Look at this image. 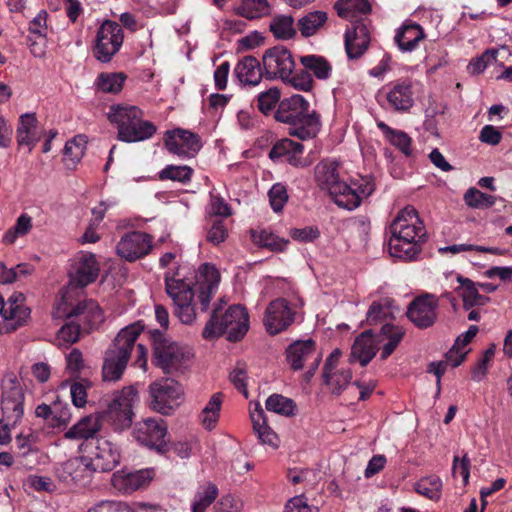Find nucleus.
I'll return each mask as SVG.
<instances>
[{
  "mask_svg": "<svg viewBox=\"0 0 512 512\" xmlns=\"http://www.w3.org/2000/svg\"><path fill=\"white\" fill-rule=\"evenodd\" d=\"M123 42L124 32L121 25L106 19L97 29L93 55L98 61L108 63L120 51Z\"/></svg>",
  "mask_w": 512,
  "mask_h": 512,
  "instance_id": "f8f14e48",
  "label": "nucleus"
},
{
  "mask_svg": "<svg viewBox=\"0 0 512 512\" xmlns=\"http://www.w3.org/2000/svg\"><path fill=\"white\" fill-rule=\"evenodd\" d=\"M438 302L431 294L416 297L408 306L406 315L418 328L431 327L437 318Z\"/></svg>",
  "mask_w": 512,
  "mask_h": 512,
  "instance_id": "6ab92c4d",
  "label": "nucleus"
},
{
  "mask_svg": "<svg viewBox=\"0 0 512 512\" xmlns=\"http://www.w3.org/2000/svg\"><path fill=\"white\" fill-rule=\"evenodd\" d=\"M266 409L286 417L295 415V402L281 394L270 395L265 403Z\"/></svg>",
  "mask_w": 512,
  "mask_h": 512,
  "instance_id": "a18cd8bd",
  "label": "nucleus"
},
{
  "mask_svg": "<svg viewBox=\"0 0 512 512\" xmlns=\"http://www.w3.org/2000/svg\"><path fill=\"white\" fill-rule=\"evenodd\" d=\"M234 75L243 85L256 86L264 75L261 62L254 56H245L238 61L234 68Z\"/></svg>",
  "mask_w": 512,
  "mask_h": 512,
  "instance_id": "c756f323",
  "label": "nucleus"
},
{
  "mask_svg": "<svg viewBox=\"0 0 512 512\" xmlns=\"http://www.w3.org/2000/svg\"><path fill=\"white\" fill-rule=\"evenodd\" d=\"M87 512H135L130 506L121 501H101L91 507Z\"/></svg>",
  "mask_w": 512,
  "mask_h": 512,
  "instance_id": "338daca9",
  "label": "nucleus"
},
{
  "mask_svg": "<svg viewBox=\"0 0 512 512\" xmlns=\"http://www.w3.org/2000/svg\"><path fill=\"white\" fill-rule=\"evenodd\" d=\"M144 331L141 321L121 329L113 341V344L106 350L102 375L105 381H117L121 378L131 353L135 348V365L145 368L147 364V348L142 344L135 345L136 340Z\"/></svg>",
  "mask_w": 512,
  "mask_h": 512,
  "instance_id": "f03ea898",
  "label": "nucleus"
},
{
  "mask_svg": "<svg viewBox=\"0 0 512 512\" xmlns=\"http://www.w3.org/2000/svg\"><path fill=\"white\" fill-rule=\"evenodd\" d=\"M464 201L471 208H490L495 204L496 198L476 188H469L464 194Z\"/></svg>",
  "mask_w": 512,
  "mask_h": 512,
  "instance_id": "864d4df0",
  "label": "nucleus"
},
{
  "mask_svg": "<svg viewBox=\"0 0 512 512\" xmlns=\"http://www.w3.org/2000/svg\"><path fill=\"white\" fill-rule=\"evenodd\" d=\"M220 281V274L216 267L209 263L200 265L197 276L198 283V299L200 309L206 312L209 308L210 301L216 293Z\"/></svg>",
  "mask_w": 512,
  "mask_h": 512,
  "instance_id": "4be33fe9",
  "label": "nucleus"
},
{
  "mask_svg": "<svg viewBox=\"0 0 512 512\" xmlns=\"http://www.w3.org/2000/svg\"><path fill=\"white\" fill-rule=\"evenodd\" d=\"M276 121L290 125L289 135L302 141L313 139L321 129L320 114L299 94L284 98L274 112Z\"/></svg>",
  "mask_w": 512,
  "mask_h": 512,
  "instance_id": "7ed1b4c3",
  "label": "nucleus"
},
{
  "mask_svg": "<svg viewBox=\"0 0 512 512\" xmlns=\"http://www.w3.org/2000/svg\"><path fill=\"white\" fill-rule=\"evenodd\" d=\"M269 202L274 212H281L288 201L286 187L281 183L274 184L268 192Z\"/></svg>",
  "mask_w": 512,
  "mask_h": 512,
  "instance_id": "680f3d73",
  "label": "nucleus"
},
{
  "mask_svg": "<svg viewBox=\"0 0 512 512\" xmlns=\"http://www.w3.org/2000/svg\"><path fill=\"white\" fill-rule=\"evenodd\" d=\"M32 229V218L26 214H21L14 224L3 236L5 244H13L18 237L26 236Z\"/></svg>",
  "mask_w": 512,
  "mask_h": 512,
  "instance_id": "603ef678",
  "label": "nucleus"
},
{
  "mask_svg": "<svg viewBox=\"0 0 512 512\" xmlns=\"http://www.w3.org/2000/svg\"><path fill=\"white\" fill-rule=\"evenodd\" d=\"M136 398L137 391L132 386L116 391L110 400H106L107 408L103 412V416L112 421L116 429L122 430L130 427Z\"/></svg>",
  "mask_w": 512,
  "mask_h": 512,
  "instance_id": "4468645a",
  "label": "nucleus"
},
{
  "mask_svg": "<svg viewBox=\"0 0 512 512\" xmlns=\"http://www.w3.org/2000/svg\"><path fill=\"white\" fill-rule=\"evenodd\" d=\"M300 63L303 67L309 70L311 75L317 79H328L332 72V66L323 56L319 55H305L300 57Z\"/></svg>",
  "mask_w": 512,
  "mask_h": 512,
  "instance_id": "a19ab883",
  "label": "nucleus"
},
{
  "mask_svg": "<svg viewBox=\"0 0 512 512\" xmlns=\"http://www.w3.org/2000/svg\"><path fill=\"white\" fill-rule=\"evenodd\" d=\"M222 406V393H215L202 410V423L206 429L211 430L216 426Z\"/></svg>",
  "mask_w": 512,
  "mask_h": 512,
  "instance_id": "de8ad7c7",
  "label": "nucleus"
},
{
  "mask_svg": "<svg viewBox=\"0 0 512 512\" xmlns=\"http://www.w3.org/2000/svg\"><path fill=\"white\" fill-rule=\"evenodd\" d=\"M495 60H496V51L487 50L480 57L472 60L469 63L468 68L471 70V73L480 74L487 68V66L490 64V62L495 61Z\"/></svg>",
  "mask_w": 512,
  "mask_h": 512,
  "instance_id": "774afa93",
  "label": "nucleus"
},
{
  "mask_svg": "<svg viewBox=\"0 0 512 512\" xmlns=\"http://www.w3.org/2000/svg\"><path fill=\"white\" fill-rule=\"evenodd\" d=\"M253 242L259 247L266 248L272 252H283L289 240L280 238L268 230H261L260 232H252Z\"/></svg>",
  "mask_w": 512,
  "mask_h": 512,
  "instance_id": "37998d69",
  "label": "nucleus"
},
{
  "mask_svg": "<svg viewBox=\"0 0 512 512\" xmlns=\"http://www.w3.org/2000/svg\"><path fill=\"white\" fill-rule=\"evenodd\" d=\"M67 318L80 322L85 333L97 328L104 320L102 309L98 302L93 299L80 301L67 314Z\"/></svg>",
  "mask_w": 512,
  "mask_h": 512,
  "instance_id": "412c9836",
  "label": "nucleus"
},
{
  "mask_svg": "<svg viewBox=\"0 0 512 512\" xmlns=\"http://www.w3.org/2000/svg\"><path fill=\"white\" fill-rule=\"evenodd\" d=\"M179 271L175 274H165V289L168 296L175 305V314L184 324H191L195 317V306L193 299L195 295L191 282H186L183 278H178Z\"/></svg>",
  "mask_w": 512,
  "mask_h": 512,
  "instance_id": "1a4fd4ad",
  "label": "nucleus"
},
{
  "mask_svg": "<svg viewBox=\"0 0 512 512\" xmlns=\"http://www.w3.org/2000/svg\"><path fill=\"white\" fill-rule=\"evenodd\" d=\"M92 387V383L86 378H78L70 386V394L72 403L78 408H82L87 403L88 389Z\"/></svg>",
  "mask_w": 512,
  "mask_h": 512,
  "instance_id": "6e6d98bb",
  "label": "nucleus"
},
{
  "mask_svg": "<svg viewBox=\"0 0 512 512\" xmlns=\"http://www.w3.org/2000/svg\"><path fill=\"white\" fill-rule=\"evenodd\" d=\"M251 421L253 429L261 443L277 448V434L268 426L264 410L261 407L251 412Z\"/></svg>",
  "mask_w": 512,
  "mask_h": 512,
  "instance_id": "f704fd0d",
  "label": "nucleus"
},
{
  "mask_svg": "<svg viewBox=\"0 0 512 512\" xmlns=\"http://www.w3.org/2000/svg\"><path fill=\"white\" fill-rule=\"evenodd\" d=\"M286 82L291 84L295 89L300 91H310L313 88L314 80L311 73L305 67L301 69H294L291 78L286 79Z\"/></svg>",
  "mask_w": 512,
  "mask_h": 512,
  "instance_id": "bf43d9fd",
  "label": "nucleus"
},
{
  "mask_svg": "<svg viewBox=\"0 0 512 512\" xmlns=\"http://www.w3.org/2000/svg\"><path fill=\"white\" fill-rule=\"evenodd\" d=\"M237 12L247 19H257L268 14L269 4L267 0H243Z\"/></svg>",
  "mask_w": 512,
  "mask_h": 512,
  "instance_id": "3c124183",
  "label": "nucleus"
},
{
  "mask_svg": "<svg viewBox=\"0 0 512 512\" xmlns=\"http://www.w3.org/2000/svg\"><path fill=\"white\" fill-rule=\"evenodd\" d=\"M25 296L21 292H14L6 301L8 308V321L0 322V333L7 334L23 326L30 317V309L23 305Z\"/></svg>",
  "mask_w": 512,
  "mask_h": 512,
  "instance_id": "b1692460",
  "label": "nucleus"
},
{
  "mask_svg": "<svg viewBox=\"0 0 512 512\" xmlns=\"http://www.w3.org/2000/svg\"><path fill=\"white\" fill-rule=\"evenodd\" d=\"M395 311H398L395 301L390 297H383L371 304L367 312L366 321L369 325H374L389 318L394 319Z\"/></svg>",
  "mask_w": 512,
  "mask_h": 512,
  "instance_id": "473e14b6",
  "label": "nucleus"
},
{
  "mask_svg": "<svg viewBox=\"0 0 512 512\" xmlns=\"http://www.w3.org/2000/svg\"><path fill=\"white\" fill-rule=\"evenodd\" d=\"M251 421L253 429L261 443L277 448V434L268 426L264 410L261 407L251 412Z\"/></svg>",
  "mask_w": 512,
  "mask_h": 512,
  "instance_id": "c9c22d12",
  "label": "nucleus"
},
{
  "mask_svg": "<svg viewBox=\"0 0 512 512\" xmlns=\"http://www.w3.org/2000/svg\"><path fill=\"white\" fill-rule=\"evenodd\" d=\"M163 139L169 153L181 158L195 157L202 147L198 134L182 128L166 131Z\"/></svg>",
  "mask_w": 512,
  "mask_h": 512,
  "instance_id": "dca6fc26",
  "label": "nucleus"
},
{
  "mask_svg": "<svg viewBox=\"0 0 512 512\" xmlns=\"http://www.w3.org/2000/svg\"><path fill=\"white\" fill-rule=\"evenodd\" d=\"M193 169L187 165H167L159 172V179L162 181L172 180L181 184H188L193 175Z\"/></svg>",
  "mask_w": 512,
  "mask_h": 512,
  "instance_id": "8fccbe9b",
  "label": "nucleus"
},
{
  "mask_svg": "<svg viewBox=\"0 0 512 512\" xmlns=\"http://www.w3.org/2000/svg\"><path fill=\"white\" fill-rule=\"evenodd\" d=\"M294 321V312L284 298L273 300L267 307L264 317L266 330L276 335L286 330Z\"/></svg>",
  "mask_w": 512,
  "mask_h": 512,
  "instance_id": "aec40b11",
  "label": "nucleus"
},
{
  "mask_svg": "<svg viewBox=\"0 0 512 512\" xmlns=\"http://www.w3.org/2000/svg\"><path fill=\"white\" fill-rule=\"evenodd\" d=\"M269 28L274 37L281 40L292 39L297 33L294 27V18L291 15L274 16Z\"/></svg>",
  "mask_w": 512,
  "mask_h": 512,
  "instance_id": "79ce46f5",
  "label": "nucleus"
},
{
  "mask_svg": "<svg viewBox=\"0 0 512 512\" xmlns=\"http://www.w3.org/2000/svg\"><path fill=\"white\" fill-rule=\"evenodd\" d=\"M101 429V423L98 416L89 415L80 419L74 424L64 436L71 440H87L94 436Z\"/></svg>",
  "mask_w": 512,
  "mask_h": 512,
  "instance_id": "2f4dec72",
  "label": "nucleus"
},
{
  "mask_svg": "<svg viewBox=\"0 0 512 512\" xmlns=\"http://www.w3.org/2000/svg\"><path fill=\"white\" fill-rule=\"evenodd\" d=\"M337 14L341 18H349L359 14L371 12V5L368 0H339L334 5Z\"/></svg>",
  "mask_w": 512,
  "mask_h": 512,
  "instance_id": "c03bdc74",
  "label": "nucleus"
},
{
  "mask_svg": "<svg viewBox=\"0 0 512 512\" xmlns=\"http://www.w3.org/2000/svg\"><path fill=\"white\" fill-rule=\"evenodd\" d=\"M89 464L94 472L112 471L120 462V451L116 444L108 439H97V445Z\"/></svg>",
  "mask_w": 512,
  "mask_h": 512,
  "instance_id": "5701e85b",
  "label": "nucleus"
},
{
  "mask_svg": "<svg viewBox=\"0 0 512 512\" xmlns=\"http://www.w3.org/2000/svg\"><path fill=\"white\" fill-rule=\"evenodd\" d=\"M127 76L123 72H102L96 80L95 86L104 93H119L124 85Z\"/></svg>",
  "mask_w": 512,
  "mask_h": 512,
  "instance_id": "ea45409f",
  "label": "nucleus"
},
{
  "mask_svg": "<svg viewBox=\"0 0 512 512\" xmlns=\"http://www.w3.org/2000/svg\"><path fill=\"white\" fill-rule=\"evenodd\" d=\"M316 344L312 339L305 341H296L289 345L286 351L287 360L293 370L303 368V361L307 359L315 350Z\"/></svg>",
  "mask_w": 512,
  "mask_h": 512,
  "instance_id": "e433bc0d",
  "label": "nucleus"
},
{
  "mask_svg": "<svg viewBox=\"0 0 512 512\" xmlns=\"http://www.w3.org/2000/svg\"><path fill=\"white\" fill-rule=\"evenodd\" d=\"M229 379L234 387L243 393L247 398V370L245 365L238 363L237 366L230 372Z\"/></svg>",
  "mask_w": 512,
  "mask_h": 512,
  "instance_id": "0e129e2a",
  "label": "nucleus"
},
{
  "mask_svg": "<svg viewBox=\"0 0 512 512\" xmlns=\"http://www.w3.org/2000/svg\"><path fill=\"white\" fill-rule=\"evenodd\" d=\"M369 30L364 23H356L345 33V50L349 59H358L368 49Z\"/></svg>",
  "mask_w": 512,
  "mask_h": 512,
  "instance_id": "c85d7f7f",
  "label": "nucleus"
},
{
  "mask_svg": "<svg viewBox=\"0 0 512 512\" xmlns=\"http://www.w3.org/2000/svg\"><path fill=\"white\" fill-rule=\"evenodd\" d=\"M328 19L324 11H311L298 20L297 26L305 38L315 35Z\"/></svg>",
  "mask_w": 512,
  "mask_h": 512,
  "instance_id": "58836bf2",
  "label": "nucleus"
},
{
  "mask_svg": "<svg viewBox=\"0 0 512 512\" xmlns=\"http://www.w3.org/2000/svg\"><path fill=\"white\" fill-rule=\"evenodd\" d=\"M378 104L398 113H407L414 105V90L410 78H399L385 84L377 93Z\"/></svg>",
  "mask_w": 512,
  "mask_h": 512,
  "instance_id": "9d476101",
  "label": "nucleus"
},
{
  "mask_svg": "<svg viewBox=\"0 0 512 512\" xmlns=\"http://www.w3.org/2000/svg\"><path fill=\"white\" fill-rule=\"evenodd\" d=\"M224 304L226 303L222 300L215 304L211 317L202 331L204 339L212 340L226 334L228 341L236 342L247 333L249 315L245 307L236 304L223 312Z\"/></svg>",
  "mask_w": 512,
  "mask_h": 512,
  "instance_id": "39448f33",
  "label": "nucleus"
},
{
  "mask_svg": "<svg viewBox=\"0 0 512 512\" xmlns=\"http://www.w3.org/2000/svg\"><path fill=\"white\" fill-rule=\"evenodd\" d=\"M243 504L233 495L222 496L213 507L212 512H241Z\"/></svg>",
  "mask_w": 512,
  "mask_h": 512,
  "instance_id": "69168bd1",
  "label": "nucleus"
},
{
  "mask_svg": "<svg viewBox=\"0 0 512 512\" xmlns=\"http://www.w3.org/2000/svg\"><path fill=\"white\" fill-rule=\"evenodd\" d=\"M442 481L437 476L421 478L415 484V491L430 500L437 501L441 497Z\"/></svg>",
  "mask_w": 512,
  "mask_h": 512,
  "instance_id": "49530a36",
  "label": "nucleus"
},
{
  "mask_svg": "<svg viewBox=\"0 0 512 512\" xmlns=\"http://www.w3.org/2000/svg\"><path fill=\"white\" fill-rule=\"evenodd\" d=\"M132 435L142 446L164 455L169 451L168 426L162 418H146L135 424Z\"/></svg>",
  "mask_w": 512,
  "mask_h": 512,
  "instance_id": "9b49d317",
  "label": "nucleus"
},
{
  "mask_svg": "<svg viewBox=\"0 0 512 512\" xmlns=\"http://www.w3.org/2000/svg\"><path fill=\"white\" fill-rule=\"evenodd\" d=\"M182 396V385L174 379H161L149 385V406L163 415L171 414L180 405Z\"/></svg>",
  "mask_w": 512,
  "mask_h": 512,
  "instance_id": "ddd939ff",
  "label": "nucleus"
},
{
  "mask_svg": "<svg viewBox=\"0 0 512 512\" xmlns=\"http://www.w3.org/2000/svg\"><path fill=\"white\" fill-rule=\"evenodd\" d=\"M35 443L36 437L32 433L17 435L15 438L16 456H25V453H35L38 450Z\"/></svg>",
  "mask_w": 512,
  "mask_h": 512,
  "instance_id": "e2e57ef3",
  "label": "nucleus"
},
{
  "mask_svg": "<svg viewBox=\"0 0 512 512\" xmlns=\"http://www.w3.org/2000/svg\"><path fill=\"white\" fill-rule=\"evenodd\" d=\"M426 37L421 25L412 20H406L396 30L394 43L401 52H413L419 47V43Z\"/></svg>",
  "mask_w": 512,
  "mask_h": 512,
  "instance_id": "bb28decb",
  "label": "nucleus"
},
{
  "mask_svg": "<svg viewBox=\"0 0 512 512\" xmlns=\"http://www.w3.org/2000/svg\"><path fill=\"white\" fill-rule=\"evenodd\" d=\"M153 247V237L142 231L124 234L117 243V255L128 262H134L147 256Z\"/></svg>",
  "mask_w": 512,
  "mask_h": 512,
  "instance_id": "f3484780",
  "label": "nucleus"
},
{
  "mask_svg": "<svg viewBox=\"0 0 512 512\" xmlns=\"http://www.w3.org/2000/svg\"><path fill=\"white\" fill-rule=\"evenodd\" d=\"M153 478L150 469L137 471H117L112 476V485L123 494H131L146 486Z\"/></svg>",
  "mask_w": 512,
  "mask_h": 512,
  "instance_id": "a878e982",
  "label": "nucleus"
},
{
  "mask_svg": "<svg viewBox=\"0 0 512 512\" xmlns=\"http://www.w3.org/2000/svg\"><path fill=\"white\" fill-rule=\"evenodd\" d=\"M218 496V488L209 483L202 493H198L192 503V512H205Z\"/></svg>",
  "mask_w": 512,
  "mask_h": 512,
  "instance_id": "13d9d810",
  "label": "nucleus"
},
{
  "mask_svg": "<svg viewBox=\"0 0 512 512\" xmlns=\"http://www.w3.org/2000/svg\"><path fill=\"white\" fill-rule=\"evenodd\" d=\"M304 146L291 139L284 138L277 141L269 152V158L273 162H286L294 167L302 164Z\"/></svg>",
  "mask_w": 512,
  "mask_h": 512,
  "instance_id": "cd10ccee",
  "label": "nucleus"
},
{
  "mask_svg": "<svg viewBox=\"0 0 512 512\" xmlns=\"http://www.w3.org/2000/svg\"><path fill=\"white\" fill-rule=\"evenodd\" d=\"M94 470L88 457H75L61 463L55 470L59 481L67 486H84L90 482Z\"/></svg>",
  "mask_w": 512,
  "mask_h": 512,
  "instance_id": "a211bd4d",
  "label": "nucleus"
},
{
  "mask_svg": "<svg viewBox=\"0 0 512 512\" xmlns=\"http://www.w3.org/2000/svg\"><path fill=\"white\" fill-rule=\"evenodd\" d=\"M350 189L358 197L359 205L363 198H367L373 194L375 183L371 177H360L351 182Z\"/></svg>",
  "mask_w": 512,
  "mask_h": 512,
  "instance_id": "052dcab7",
  "label": "nucleus"
},
{
  "mask_svg": "<svg viewBox=\"0 0 512 512\" xmlns=\"http://www.w3.org/2000/svg\"><path fill=\"white\" fill-rule=\"evenodd\" d=\"M100 266L96 256L90 252H81L76 258L71 282L76 287H86L98 278Z\"/></svg>",
  "mask_w": 512,
  "mask_h": 512,
  "instance_id": "393cba45",
  "label": "nucleus"
},
{
  "mask_svg": "<svg viewBox=\"0 0 512 512\" xmlns=\"http://www.w3.org/2000/svg\"><path fill=\"white\" fill-rule=\"evenodd\" d=\"M377 127L382 131L387 141L398 148L405 156H411L412 139L406 132L391 128L383 121H377Z\"/></svg>",
  "mask_w": 512,
  "mask_h": 512,
  "instance_id": "4c0bfd02",
  "label": "nucleus"
},
{
  "mask_svg": "<svg viewBox=\"0 0 512 512\" xmlns=\"http://www.w3.org/2000/svg\"><path fill=\"white\" fill-rule=\"evenodd\" d=\"M262 65L266 79H286L291 78L295 69V61L291 51L285 46L278 45L267 49L262 56Z\"/></svg>",
  "mask_w": 512,
  "mask_h": 512,
  "instance_id": "2eb2a0df",
  "label": "nucleus"
},
{
  "mask_svg": "<svg viewBox=\"0 0 512 512\" xmlns=\"http://www.w3.org/2000/svg\"><path fill=\"white\" fill-rule=\"evenodd\" d=\"M340 164L334 159H324L315 167V180L321 190L329 193L334 203L341 208L354 210L359 207L358 197L350 185L340 178Z\"/></svg>",
  "mask_w": 512,
  "mask_h": 512,
  "instance_id": "0eeeda50",
  "label": "nucleus"
},
{
  "mask_svg": "<svg viewBox=\"0 0 512 512\" xmlns=\"http://www.w3.org/2000/svg\"><path fill=\"white\" fill-rule=\"evenodd\" d=\"M69 321L61 327L57 333V339L60 343L71 345L76 343L80 335L85 333L81 328V323L75 320L68 319Z\"/></svg>",
  "mask_w": 512,
  "mask_h": 512,
  "instance_id": "4d7b16f0",
  "label": "nucleus"
},
{
  "mask_svg": "<svg viewBox=\"0 0 512 512\" xmlns=\"http://www.w3.org/2000/svg\"><path fill=\"white\" fill-rule=\"evenodd\" d=\"M108 120L117 127V139L125 143L148 140L157 131L155 124L144 120L143 110L135 105L110 106Z\"/></svg>",
  "mask_w": 512,
  "mask_h": 512,
  "instance_id": "423d86ee",
  "label": "nucleus"
},
{
  "mask_svg": "<svg viewBox=\"0 0 512 512\" xmlns=\"http://www.w3.org/2000/svg\"><path fill=\"white\" fill-rule=\"evenodd\" d=\"M388 231L390 255L404 261L415 260L427 240L425 226L412 206L405 207L397 214Z\"/></svg>",
  "mask_w": 512,
  "mask_h": 512,
  "instance_id": "f257e3e1",
  "label": "nucleus"
},
{
  "mask_svg": "<svg viewBox=\"0 0 512 512\" xmlns=\"http://www.w3.org/2000/svg\"><path fill=\"white\" fill-rule=\"evenodd\" d=\"M457 282L460 284L461 297L463 300V307L465 310H470L474 307L486 305L490 298L479 293V288L476 282L462 275L457 276Z\"/></svg>",
  "mask_w": 512,
  "mask_h": 512,
  "instance_id": "7c9ffc66",
  "label": "nucleus"
},
{
  "mask_svg": "<svg viewBox=\"0 0 512 512\" xmlns=\"http://www.w3.org/2000/svg\"><path fill=\"white\" fill-rule=\"evenodd\" d=\"M352 379V372L350 369H343L336 372H331L327 379L323 378L324 383L331 388V391L335 395H340L341 392Z\"/></svg>",
  "mask_w": 512,
  "mask_h": 512,
  "instance_id": "5fc2aeb1",
  "label": "nucleus"
},
{
  "mask_svg": "<svg viewBox=\"0 0 512 512\" xmlns=\"http://www.w3.org/2000/svg\"><path fill=\"white\" fill-rule=\"evenodd\" d=\"M37 124L38 120L35 113H25L20 116L17 128V142L19 145H35L39 139Z\"/></svg>",
  "mask_w": 512,
  "mask_h": 512,
  "instance_id": "72a5a7b5",
  "label": "nucleus"
},
{
  "mask_svg": "<svg viewBox=\"0 0 512 512\" xmlns=\"http://www.w3.org/2000/svg\"><path fill=\"white\" fill-rule=\"evenodd\" d=\"M404 334L405 331L402 327L390 323L382 325L378 335H375L371 329L366 330L356 337L350 357L365 367L375 357L378 343L387 340L380 354L381 360H386L400 344Z\"/></svg>",
  "mask_w": 512,
  "mask_h": 512,
  "instance_id": "20e7f679",
  "label": "nucleus"
},
{
  "mask_svg": "<svg viewBox=\"0 0 512 512\" xmlns=\"http://www.w3.org/2000/svg\"><path fill=\"white\" fill-rule=\"evenodd\" d=\"M281 91L277 87H271L263 92H260L256 99V106L258 110L264 115H268L272 112L276 105L281 102Z\"/></svg>",
  "mask_w": 512,
  "mask_h": 512,
  "instance_id": "09e8293b",
  "label": "nucleus"
},
{
  "mask_svg": "<svg viewBox=\"0 0 512 512\" xmlns=\"http://www.w3.org/2000/svg\"><path fill=\"white\" fill-rule=\"evenodd\" d=\"M149 336L153 346V361L164 373L182 372L188 367L191 359L189 349L171 341L158 329L150 330Z\"/></svg>",
  "mask_w": 512,
  "mask_h": 512,
  "instance_id": "6e6552de",
  "label": "nucleus"
}]
</instances>
